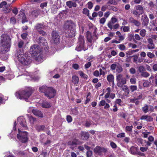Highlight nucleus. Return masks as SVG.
Here are the masks:
<instances>
[{
  "label": "nucleus",
  "mask_w": 157,
  "mask_h": 157,
  "mask_svg": "<svg viewBox=\"0 0 157 157\" xmlns=\"http://www.w3.org/2000/svg\"><path fill=\"white\" fill-rule=\"evenodd\" d=\"M130 89L132 92H133L137 90V86H136L132 85L130 87Z\"/></svg>",
  "instance_id": "45"
},
{
  "label": "nucleus",
  "mask_w": 157,
  "mask_h": 157,
  "mask_svg": "<svg viewBox=\"0 0 157 157\" xmlns=\"http://www.w3.org/2000/svg\"><path fill=\"white\" fill-rule=\"evenodd\" d=\"M7 5V2L5 1H3L0 4V8H3Z\"/></svg>",
  "instance_id": "52"
},
{
  "label": "nucleus",
  "mask_w": 157,
  "mask_h": 157,
  "mask_svg": "<svg viewBox=\"0 0 157 157\" xmlns=\"http://www.w3.org/2000/svg\"><path fill=\"white\" fill-rule=\"evenodd\" d=\"M66 5L69 8H71L72 7H76L77 6V4L75 2L71 1L67 2Z\"/></svg>",
  "instance_id": "26"
},
{
  "label": "nucleus",
  "mask_w": 157,
  "mask_h": 157,
  "mask_svg": "<svg viewBox=\"0 0 157 157\" xmlns=\"http://www.w3.org/2000/svg\"><path fill=\"white\" fill-rule=\"evenodd\" d=\"M33 91V90L31 88L27 87L16 91L15 93V96L17 98L21 100L24 99L27 101Z\"/></svg>",
  "instance_id": "3"
},
{
  "label": "nucleus",
  "mask_w": 157,
  "mask_h": 157,
  "mask_svg": "<svg viewBox=\"0 0 157 157\" xmlns=\"http://www.w3.org/2000/svg\"><path fill=\"white\" fill-rule=\"evenodd\" d=\"M121 29H123L124 32H128L130 31V27L128 26H122Z\"/></svg>",
  "instance_id": "40"
},
{
  "label": "nucleus",
  "mask_w": 157,
  "mask_h": 157,
  "mask_svg": "<svg viewBox=\"0 0 157 157\" xmlns=\"http://www.w3.org/2000/svg\"><path fill=\"white\" fill-rule=\"evenodd\" d=\"M146 33V31L145 29H141L140 32V35L142 37H144L145 36Z\"/></svg>",
  "instance_id": "34"
},
{
  "label": "nucleus",
  "mask_w": 157,
  "mask_h": 157,
  "mask_svg": "<svg viewBox=\"0 0 157 157\" xmlns=\"http://www.w3.org/2000/svg\"><path fill=\"white\" fill-rule=\"evenodd\" d=\"M118 21L117 19L115 16H113L111 19L110 21L108 22L107 24V26L111 30L113 29V25Z\"/></svg>",
  "instance_id": "15"
},
{
  "label": "nucleus",
  "mask_w": 157,
  "mask_h": 157,
  "mask_svg": "<svg viewBox=\"0 0 157 157\" xmlns=\"http://www.w3.org/2000/svg\"><path fill=\"white\" fill-rule=\"evenodd\" d=\"M139 72L141 74L144 71H145V69L144 66H140L138 67Z\"/></svg>",
  "instance_id": "38"
},
{
  "label": "nucleus",
  "mask_w": 157,
  "mask_h": 157,
  "mask_svg": "<svg viewBox=\"0 0 157 157\" xmlns=\"http://www.w3.org/2000/svg\"><path fill=\"white\" fill-rule=\"evenodd\" d=\"M40 11L39 10H35L31 12L30 15L33 18L36 17L40 14Z\"/></svg>",
  "instance_id": "22"
},
{
  "label": "nucleus",
  "mask_w": 157,
  "mask_h": 157,
  "mask_svg": "<svg viewBox=\"0 0 157 157\" xmlns=\"http://www.w3.org/2000/svg\"><path fill=\"white\" fill-rule=\"evenodd\" d=\"M51 36V41L52 43L57 44L60 42V36L56 31H53L52 33Z\"/></svg>",
  "instance_id": "9"
},
{
  "label": "nucleus",
  "mask_w": 157,
  "mask_h": 157,
  "mask_svg": "<svg viewBox=\"0 0 157 157\" xmlns=\"http://www.w3.org/2000/svg\"><path fill=\"white\" fill-rule=\"evenodd\" d=\"M110 145L111 147L113 149H116L117 147V145L116 144L113 142H110Z\"/></svg>",
  "instance_id": "50"
},
{
  "label": "nucleus",
  "mask_w": 157,
  "mask_h": 157,
  "mask_svg": "<svg viewBox=\"0 0 157 157\" xmlns=\"http://www.w3.org/2000/svg\"><path fill=\"white\" fill-rule=\"evenodd\" d=\"M122 87V90L125 92L128 95L129 93V91L127 86L124 85Z\"/></svg>",
  "instance_id": "35"
},
{
  "label": "nucleus",
  "mask_w": 157,
  "mask_h": 157,
  "mask_svg": "<svg viewBox=\"0 0 157 157\" xmlns=\"http://www.w3.org/2000/svg\"><path fill=\"white\" fill-rule=\"evenodd\" d=\"M133 127L132 125L131 126H127L126 127L125 131L126 132H132Z\"/></svg>",
  "instance_id": "44"
},
{
  "label": "nucleus",
  "mask_w": 157,
  "mask_h": 157,
  "mask_svg": "<svg viewBox=\"0 0 157 157\" xmlns=\"http://www.w3.org/2000/svg\"><path fill=\"white\" fill-rule=\"evenodd\" d=\"M83 13L84 14L88 15L89 14V11L87 8L83 9Z\"/></svg>",
  "instance_id": "57"
},
{
  "label": "nucleus",
  "mask_w": 157,
  "mask_h": 157,
  "mask_svg": "<svg viewBox=\"0 0 157 157\" xmlns=\"http://www.w3.org/2000/svg\"><path fill=\"white\" fill-rule=\"evenodd\" d=\"M86 37L88 41L90 43H91L93 40V38L92 36V34L91 33L88 31L86 32Z\"/></svg>",
  "instance_id": "30"
},
{
  "label": "nucleus",
  "mask_w": 157,
  "mask_h": 157,
  "mask_svg": "<svg viewBox=\"0 0 157 157\" xmlns=\"http://www.w3.org/2000/svg\"><path fill=\"white\" fill-rule=\"evenodd\" d=\"M133 62L137 63L138 60V56L137 55H134L133 56Z\"/></svg>",
  "instance_id": "54"
},
{
  "label": "nucleus",
  "mask_w": 157,
  "mask_h": 157,
  "mask_svg": "<svg viewBox=\"0 0 157 157\" xmlns=\"http://www.w3.org/2000/svg\"><path fill=\"white\" fill-rule=\"evenodd\" d=\"M132 23L137 26H139L141 24L139 21L136 20Z\"/></svg>",
  "instance_id": "55"
},
{
  "label": "nucleus",
  "mask_w": 157,
  "mask_h": 157,
  "mask_svg": "<svg viewBox=\"0 0 157 157\" xmlns=\"http://www.w3.org/2000/svg\"><path fill=\"white\" fill-rule=\"evenodd\" d=\"M18 133L17 135V139L22 143H25L28 140V135L27 132H22L18 129Z\"/></svg>",
  "instance_id": "7"
},
{
  "label": "nucleus",
  "mask_w": 157,
  "mask_h": 157,
  "mask_svg": "<svg viewBox=\"0 0 157 157\" xmlns=\"http://www.w3.org/2000/svg\"><path fill=\"white\" fill-rule=\"evenodd\" d=\"M147 55L148 57L151 59H152L155 57V55L151 52H147Z\"/></svg>",
  "instance_id": "46"
},
{
  "label": "nucleus",
  "mask_w": 157,
  "mask_h": 157,
  "mask_svg": "<svg viewBox=\"0 0 157 157\" xmlns=\"http://www.w3.org/2000/svg\"><path fill=\"white\" fill-rule=\"evenodd\" d=\"M110 68L112 71L116 70V72L118 73H120L123 71L121 65L118 63L112 64L110 66Z\"/></svg>",
  "instance_id": "10"
},
{
  "label": "nucleus",
  "mask_w": 157,
  "mask_h": 157,
  "mask_svg": "<svg viewBox=\"0 0 157 157\" xmlns=\"http://www.w3.org/2000/svg\"><path fill=\"white\" fill-rule=\"evenodd\" d=\"M76 24L71 20H67L64 24L63 28L65 31L66 36L70 37L75 36L76 30Z\"/></svg>",
  "instance_id": "2"
},
{
  "label": "nucleus",
  "mask_w": 157,
  "mask_h": 157,
  "mask_svg": "<svg viewBox=\"0 0 157 157\" xmlns=\"http://www.w3.org/2000/svg\"><path fill=\"white\" fill-rule=\"evenodd\" d=\"M78 40L80 42L79 45L75 49L78 51H80L83 49L84 47V44L85 43L84 37L82 36H79Z\"/></svg>",
  "instance_id": "11"
},
{
  "label": "nucleus",
  "mask_w": 157,
  "mask_h": 157,
  "mask_svg": "<svg viewBox=\"0 0 157 157\" xmlns=\"http://www.w3.org/2000/svg\"><path fill=\"white\" fill-rule=\"evenodd\" d=\"M81 136L82 139L85 140L89 137V134L87 132H82L81 133Z\"/></svg>",
  "instance_id": "24"
},
{
  "label": "nucleus",
  "mask_w": 157,
  "mask_h": 157,
  "mask_svg": "<svg viewBox=\"0 0 157 157\" xmlns=\"http://www.w3.org/2000/svg\"><path fill=\"white\" fill-rule=\"evenodd\" d=\"M107 151L105 148L99 146H96L94 149V152L99 155H101L103 153H105Z\"/></svg>",
  "instance_id": "12"
},
{
  "label": "nucleus",
  "mask_w": 157,
  "mask_h": 157,
  "mask_svg": "<svg viewBox=\"0 0 157 157\" xmlns=\"http://www.w3.org/2000/svg\"><path fill=\"white\" fill-rule=\"evenodd\" d=\"M42 106L45 108H48L50 107L51 106V105L49 103L47 102H44L42 104Z\"/></svg>",
  "instance_id": "43"
},
{
  "label": "nucleus",
  "mask_w": 157,
  "mask_h": 157,
  "mask_svg": "<svg viewBox=\"0 0 157 157\" xmlns=\"http://www.w3.org/2000/svg\"><path fill=\"white\" fill-rule=\"evenodd\" d=\"M141 120H145L147 121H151L153 120V118L148 115H143L140 118Z\"/></svg>",
  "instance_id": "20"
},
{
  "label": "nucleus",
  "mask_w": 157,
  "mask_h": 157,
  "mask_svg": "<svg viewBox=\"0 0 157 157\" xmlns=\"http://www.w3.org/2000/svg\"><path fill=\"white\" fill-rule=\"evenodd\" d=\"M134 37L136 40H140L141 39H143L142 37H141L138 34H136L134 36Z\"/></svg>",
  "instance_id": "47"
},
{
  "label": "nucleus",
  "mask_w": 157,
  "mask_h": 157,
  "mask_svg": "<svg viewBox=\"0 0 157 157\" xmlns=\"http://www.w3.org/2000/svg\"><path fill=\"white\" fill-rule=\"evenodd\" d=\"M106 21V19L104 17L101 18L100 20V23L101 24H104Z\"/></svg>",
  "instance_id": "62"
},
{
  "label": "nucleus",
  "mask_w": 157,
  "mask_h": 157,
  "mask_svg": "<svg viewBox=\"0 0 157 157\" xmlns=\"http://www.w3.org/2000/svg\"><path fill=\"white\" fill-rule=\"evenodd\" d=\"M45 128V126L43 125L37 126L36 128L38 131H40L43 130Z\"/></svg>",
  "instance_id": "39"
},
{
  "label": "nucleus",
  "mask_w": 157,
  "mask_h": 157,
  "mask_svg": "<svg viewBox=\"0 0 157 157\" xmlns=\"http://www.w3.org/2000/svg\"><path fill=\"white\" fill-rule=\"evenodd\" d=\"M130 82L132 84H135L136 83V78H131L130 79Z\"/></svg>",
  "instance_id": "61"
},
{
  "label": "nucleus",
  "mask_w": 157,
  "mask_h": 157,
  "mask_svg": "<svg viewBox=\"0 0 157 157\" xmlns=\"http://www.w3.org/2000/svg\"><path fill=\"white\" fill-rule=\"evenodd\" d=\"M37 42L40 45L43 46L45 45L46 46L47 44V41L44 37H39L37 40Z\"/></svg>",
  "instance_id": "18"
},
{
  "label": "nucleus",
  "mask_w": 157,
  "mask_h": 157,
  "mask_svg": "<svg viewBox=\"0 0 157 157\" xmlns=\"http://www.w3.org/2000/svg\"><path fill=\"white\" fill-rule=\"evenodd\" d=\"M79 81V78L77 76L75 75L72 76V82L74 85H77Z\"/></svg>",
  "instance_id": "25"
},
{
  "label": "nucleus",
  "mask_w": 157,
  "mask_h": 157,
  "mask_svg": "<svg viewBox=\"0 0 157 157\" xmlns=\"http://www.w3.org/2000/svg\"><path fill=\"white\" fill-rule=\"evenodd\" d=\"M35 60L38 62H41L43 61L42 56L40 53L36 56H34Z\"/></svg>",
  "instance_id": "29"
},
{
  "label": "nucleus",
  "mask_w": 157,
  "mask_h": 157,
  "mask_svg": "<svg viewBox=\"0 0 157 157\" xmlns=\"http://www.w3.org/2000/svg\"><path fill=\"white\" fill-rule=\"evenodd\" d=\"M78 73L81 77L86 79H87L88 78V76L86 74L84 73L82 71H78Z\"/></svg>",
  "instance_id": "33"
},
{
  "label": "nucleus",
  "mask_w": 157,
  "mask_h": 157,
  "mask_svg": "<svg viewBox=\"0 0 157 157\" xmlns=\"http://www.w3.org/2000/svg\"><path fill=\"white\" fill-rule=\"evenodd\" d=\"M142 24L144 26H147L149 22V19L147 16L144 14L141 16Z\"/></svg>",
  "instance_id": "17"
},
{
  "label": "nucleus",
  "mask_w": 157,
  "mask_h": 157,
  "mask_svg": "<svg viewBox=\"0 0 157 157\" xmlns=\"http://www.w3.org/2000/svg\"><path fill=\"white\" fill-rule=\"evenodd\" d=\"M125 136V133L124 132H122L119 134L117 136V137L118 138H121L124 137Z\"/></svg>",
  "instance_id": "59"
},
{
  "label": "nucleus",
  "mask_w": 157,
  "mask_h": 157,
  "mask_svg": "<svg viewBox=\"0 0 157 157\" xmlns=\"http://www.w3.org/2000/svg\"><path fill=\"white\" fill-rule=\"evenodd\" d=\"M136 9L141 14L144 13V8L141 5H138L136 7Z\"/></svg>",
  "instance_id": "32"
},
{
  "label": "nucleus",
  "mask_w": 157,
  "mask_h": 157,
  "mask_svg": "<svg viewBox=\"0 0 157 157\" xmlns=\"http://www.w3.org/2000/svg\"><path fill=\"white\" fill-rule=\"evenodd\" d=\"M32 112L33 114L36 116L40 117H43V115L41 112L38 110L33 109L32 110Z\"/></svg>",
  "instance_id": "23"
},
{
  "label": "nucleus",
  "mask_w": 157,
  "mask_h": 157,
  "mask_svg": "<svg viewBox=\"0 0 157 157\" xmlns=\"http://www.w3.org/2000/svg\"><path fill=\"white\" fill-rule=\"evenodd\" d=\"M29 120L31 124H33L34 122L36 121V119L32 116H30L29 117Z\"/></svg>",
  "instance_id": "48"
},
{
  "label": "nucleus",
  "mask_w": 157,
  "mask_h": 157,
  "mask_svg": "<svg viewBox=\"0 0 157 157\" xmlns=\"http://www.w3.org/2000/svg\"><path fill=\"white\" fill-rule=\"evenodd\" d=\"M40 52V48L37 45H33L30 49V52L33 56H36Z\"/></svg>",
  "instance_id": "8"
},
{
  "label": "nucleus",
  "mask_w": 157,
  "mask_h": 157,
  "mask_svg": "<svg viewBox=\"0 0 157 157\" xmlns=\"http://www.w3.org/2000/svg\"><path fill=\"white\" fill-rule=\"evenodd\" d=\"M128 45L130 47H131L132 48H137V46L136 44L132 43H130L128 44Z\"/></svg>",
  "instance_id": "63"
},
{
  "label": "nucleus",
  "mask_w": 157,
  "mask_h": 157,
  "mask_svg": "<svg viewBox=\"0 0 157 157\" xmlns=\"http://www.w3.org/2000/svg\"><path fill=\"white\" fill-rule=\"evenodd\" d=\"M118 48L121 51H124L126 49V47L124 44H120L118 45Z\"/></svg>",
  "instance_id": "41"
},
{
  "label": "nucleus",
  "mask_w": 157,
  "mask_h": 157,
  "mask_svg": "<svg viewBox=\"0 0 157 157\" xmlns=\"http://www.w3.org/2000/svg\"><path fill=\"white\" fill-rule=\"evenodd\" d=\"M129 72L131 74H134L136 72V69L134 68H131L129 70Z\"/></svg>",
  "instance_id": "60"
},
{
  "label": "nucleus",
  "mask_w": 157,
  "mask_h": 157,
  "mask_svg": "<svg viewBox=\"0 0 157 157\" xmlns=\"http://www.w3.org/2000/svg\"><path fill=\"white\" fill-rule=\"evenodd\" d=\"M154 108L151 105H146L142 108V110L144 113H146L149 111L151 112L154 111Z\"/></svg>",
  "instance_id": "14"
},
{
  "label": "nucleus",
  "mask_w": 157,
  "mask_h": 157,
  "mask_svg": "<svg viewBox=\"0 0 157 157\" xmlns=\"http://www.w3.org/2000/svg\"><path fill=\"white\" fill-rule=\"evenodd\" d=\"M132 13L134 15L136 16L139 17L140 15V14H141V13H140L136 10H134L132 11Z\"/></svg>",
  "instance_id": "42"
},
{
  "label": "nucleus",
  "mask_w": 157,
  "mask_h": 157,
  "mask_svg": "<svg viewBox=\"0 0 157 157\" xmlns=\"http://www.w3.org/2000/svg\"><path fill=\"white\" fill-rule=\"evenodd\" d=\"M67 122L69 123L71 122L72 121V118L70 115H67Z\"/></svg>",
  "instance_id": "64"
},
{
  "label": "nucleus",
  "mask_w": 157,
  "mask_h": 157,
  "mask_svg": "<svg viewBox=\"0 0 157 157\" xmlns=\"http://www.w3.org/2000/svg\"><path fill=\"white\" fill-rule=\"evenodd\" d=\"M0 51L3 53L9 51L11 45V38L7 34H2L1 36Z\"/></svg>",
  "instance_id": "1"
},
{
  "label": "nucleus",
  "mask_w": 157,
  "mask_h": 157,
  "mask_svg": "<svg viewBox=\"0 0 157 157\" xmlns=\"http://www.w3.org/2000/svg\"><path fill=\"white\" fill-rule=\"evenodd\" d=\"M138 150V148L136 147L132 146L131 147L129 152L132 154L133 155L136 154Z\"/></svg>",
  "instance_id": "28"
},
{
  "label": "nucleus",
  "mask_w": 157,
  "mask_h": 157,
  "mask_svg": "<svg viewBox=\"0 0 157 157\" xmlns=\"http://www.w3.org/2000/svg\"><path fill=\"white\" fill-rule=\"evenodd\" d=\"M10 5L11 4L7 5L3 7L2 10L4 13H8L10 12L11 9Z\"/></svg>",
  "instance_id": "21"
},
{
  "label": "nucleus",
  "mask_w": 157,
  "mask_h": 157,
  "mask_svg": "<svg viewBox=\"0 0 157 157\" xmlns=\"http://www.w3.org/2000/svg\"><path fill=\"white\" fill-rule=\"evenodd\" d=\"M117 85L119 87H122L127 83L126 78L121 74H119L116 76Z\"/></svg>",
  "instance_id": "6"
},
{
  "label": "nucleus",
  "mask_w": 157,
  "mask_h": 157,
  "mask_svg": "<svg viewBox=\"0 0 157 157\" xmlns=\"http://www.w3.org/2000/svg\"><path fill=\"white\" fill-rule=\"evenodd\" d=\"M39 90L40 92L44 93L45 96L49 99L53 98L56 93L55 90L53 88L48 87L45 86L40 87Z\"/></svg>",
  "instance_id": "5"
},
{
  "label": "nucleus",
  "mask_w": 157,
  "mask_h": 157,
  "mask_svg": "<svg viewBox=\"0 0 157 157\" xmlns=\"http://www.w3.org/2000/svg\"><path fill=\"white\" fill-rule=\"evenodd\" d=\"M19 16L20 17H21L22 18V21L23 23H25L27 21L26 18L25 17V13H24L22 12L21 13H20L19 14Z\"/></svg>",
  "instance_id": "31"
},
{
  "label": "nucleus",
  "mask_w": 157,
  "mask_h": 157,
  "mask_svg": "<svg viewBox=\"0 0 157 157\" xmlns=\"http://www.w3.org/2000/svg\"><path fill=\"white\" fill-rule=\"evenodd\" d=\"M93 152L92 151H89L86 152V156L87 157H91L92 155Z\"/></svg>",
  "instance_id": "56"
},
{
  "label": "nucleus",
  "mask_w": 157,
  "mask_h": 157,
  "mask_svg": "<svg viewBox=\"0 0 157 157\" xmlns=\"http://www.w3.org/2000/svg\"><path fill=\"white\" fill-rule=\"evenodd\" d=\"M17 121L25 129L27 128V124L25 119L23 117H20L17 119Z\"/></svg>",
  "instance_id": "16"
},
{
  "label": "nucleus",
  "mask_w": 157,
  "mask_h": 157,
  "mask_svg": "<svg viewBox=\"0 0 157 157\" xmlns=\"http://www.w3.org/2000/svg\"><path fill=\"white\" fill-rule=\"evenodd\" d=\"M105 101L104 100H102L99 103V106H104L105 105Z\"/></svg>",
  "instance_id": "58"
},
{
  "label": "nucleus",
  "mask_w": 157,
  "mask_h": 157,
  "mask_svg": "<svg viewBox=\"0 0 157 157\" xmlns=\"http://www.w3.org/2000/svg\"><path fill=\"white\" fill-rule=\"evenodd\" d=\"M47 2H44L41 3L40 5V7L41 9H44V7L47 6Z\"/></svg>",
  "instance_id": "49"
},
{
  "label": "nucleus",
  "mask_w": 157,
  "mask_h": 157,
  "mask_svg": "<svg viewBox=\"0 0 157 157\" xmlns=\"http://www.w3.org/2000/svg\"><path fill=\"white\" fill-rule=\"evenodd\" d=\"M17 56L19 62L23 65H29L31 63V59L30 56L24 53L23 50L20 49L17 53Z\"/></svg>",
  "instance_id": "4"
},
{
  "label": "nucleus",
  "mask_w": 157,
  "mask_h": 157,
  "mask_svg": "<svg viewBox=\"0 0 157 157\" xmlns=\"http://www.w3.org/2000/svg\"><path fill=\"white\" fill-rule=\"evenodd\" d=\"M147 47L149 49L153 50L155 48V45L153 43H149L147 45Z\"/></svg>",
  "instance_id": "36"
},
{
  "label": "nucleus",
  "mask_w": 157,
  "mask_h": 157,
  "mask_svg": "<svg viewBox=\"0 0 157 157\" xmlns=\"http://www.w3.org/2000/svg\"><path fill=\"white\" fill-rule=\"evenodd\" d=\"M24 44L23 41L22 40L20 41L18 43V46L19 48H22Z\"/></svg>",
  "instance_id": "51"
},
{
  "label": "nucleus",
  "mask_w": 157,
  "mask_h": 157,
  "mask_svg": "<svg viewBox=\"0 0 157 157\" xmlns=\"http://www.w3.org/2000/svg\"><path fill=\"white\" fill-rule=\"evenodd\" d=\"M149 75L150 74L145 71L141 74V76L144 78H147L149 77Z\"/></svg>",
  "instance_id": "37"
},
{
  "label": "nucleus",
  "mask_w": 157,
  "mask_h": 157,
  "mask_svg": "<svg viewBox=\"0 0 157 157\" xmlns=\"http://www.w3.org/2000/svg\"><path fill=\"white\" fill-rule=\"evenodd\" d=\"M44 26L42 24H37L35 27V29L38 31L42 29H44Z\"/></svg>",
  "instance_id": "27"
},
{
  "label": "nucleus",
  "mask_w": 157,
  "mask_h": 157,
  "mask_svg": "<svg viewBox=\"0 0 157 157\" xmlns=\"http://www.w3.org/2000/svg\"><path fill=\"white\" fill-rule=\"evenodd\" d=\"M107 80L109 82H112V85L113 87L114 86V76L112 74L109 75L107 77Z\"/></svg>",
  "instance_id": "19"
},
{
  "label": "nucleus",
  "mask_w": 157,
  "mask_h": 157,
  "mask_svg": "<svg viewBox=\"0 0 157 157\" xmlns=\"http://www.w3.org/2000/svg\"><path fill=\"white\" fill-rule=\"evenodd\" d=\"M16 19L14 17H11L10 20V23L14 24L16 23Z\"/></svg>",
  "instance_id": "53"
},
{
  "label": "nucleus",
  "mask_w": 157,
  "mask_h": 157,
  "mask_svg": "<svg viewBox=\"0 0 157 157\" xmlns=\"http://www.w3.org/2000/svg\"><path fill=\"white\" fill-rule=\"evenodd\" d=\"M106 91L107 92L105 95V98L107 99L109 98V97L113 99L115 97V95L114 93H111V90L110 87H108L106 88Z\"/></svg>",
  "instance_id": "13"
}]
</instances>
